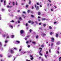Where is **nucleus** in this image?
<instances>
[{
	"label": "nucleus",
	"instance_id": "1",
	"mask_svg": "<svg viewBox=\"0 0 61 61\" xmlns=\"http://www.w3.org/2000/svg\"><path fill=\"white\" fill-rule=\"evenodd\" d=\"M24 30H21L20 31V35L21 36H25V35H23V34L24 33Z\"/></svg>",
	"mask_w": 61,
	"mask_h": 61
},
{
	"label": "nucleus",
	"instance_id": "2",
	"mask_svg": "<svg viewBox=\"0 0 61 61\" xmlns=\"http://www.w3.org/2000/svg\"><path fill=\"white\" fill-rule=\"evenodd\" d=\"M39 49H41L40 50V51L39 52V54L41 56H42L43 55V54H42V53H40L41 52H42V48H39Z\"/></svg>",
	"mask_w": 61,
	"mask_h": 61
},
{
	"label": "nucleus",
	"instance_id": "3",
	"mask_svg": "<svg viewBox=\"0 0 61 61\" xmlns=\"http://www.w3.org/2000/svg\"><path fill=\"white\" fill-rule=\"evenodd\" d=\"M35 8H36V9L37 10H39V8L38 7V6H37L36 7V5H35Z\"/></svg>",
	"mask_w": 61,
	"mask_h": 61
},
{
	"label": "nucleus",
	"instance_id": "4",
	"mask_svg": "<svg viewBox=\"0 0 61 61\" xmlns=\"http://www.w3.org/2000/svg\"><path fill=\"white\" fill-rule=\"evenodd\" d=\"M55 39H54L53 38H51V41L52 42H54V41Z\"/></svg>",
	"mask_w": 61,
	"mask_h": 61
},
{
	"label": "nucleus",
	"instance_id": "5",
	"mask_svg": "<svg viewBox=\"0 0 61 61\" xmlns=\"http://www.w3.org/2000/svg\"><path fill=\"white\" fill-rule=\"evenodd\" d=\"M9 26L10 27H11V28H13V27L12 26V25H11V24H10L9 25Z\"/></svg>",
	"mask_w": 61,
	"mask_h": 61
},
{
	"label": "nucleus",
	"instance_id": "6",
	"mask_svg": "<svg viewBox=\"0 0 61 61\" xmlns=\"http://www.w3.org/2000/svg\"><path fill=\"white\" fill-rule=\"evenodd\" d=\"M60 41H59L58 42L56 43V45H60Z\"/></svg>",
	"mask_w": 61,
	"mask_h": 61
},
{
	"label": "nucleus",
	"instance_id": "7",
	"mask_svg": "<svg viewBox=\"0 0 61 61\" xmlns=\"http://www.w3.org/2000/svg\"><path fill=\"white\" fill-rule=\"evenodd\" d=\"M18 19L20 20V21H21H21L22 20V18L20 17L18 18Z\"/></svg>",
	"mask_w": 61,
	"mask_h": 61
},
{
	"label": "nucleus",
	"instance_id": "8",
	"mask_svg": "<svg viewBox=\"0 0 61 61\" xmlns=\"http://www.w3.org/2000/svg\"><path fill=\"white\" fill-rule=\"evenodd\" d=\"M53 45H54V43H51V47H53Z\"/></svg>",
	"mask_w": 61,
	"mask_h": 61
},
{
	"label": "nucleus",
	"instance_id": "9",
	"mask_svg": "<svg viewBox=\"0 0 61 61\" xmlns=\"http://www.w3.org/2000/svg\"><path fill=\"white\" fill-rule=\"evenodd\" d=\"M10 52L11 53H14V51L12 50H11Z\"/></svg>",
	"mask_w": 61,
	"mask_h": 61
},
{
	"label": "nucleus",
	"instance_id": "10",
	"mask_svg": "<svg viewBox=\"0 0 61 61\" xmlns=\"http://www.w3.org/2000/svg\"><path fill=\"white\" fill-rule=\"evenodd\" d=\"M11 38H14V35H11Z\"/></svg>",
	"mask_w": 61,
	"mask_h": 61
},
{
	"label": "nucleus",
	"instance_id": "11",
	"mask_svg": "<svg viewBox=\"0 0 61 61\" xmlns=\"http://www.w3.org/2000/svg\"><path fill=\"white\" fill-rule=\"evenodd\" d=\"M16 43H18V44H19L20 43V41H16Z\"/></svg>",
	"mask_w": 61,
	"mask_h": 61
},
{
	"label": "nucleus",
	"instance_id": "12",
	"mask_svg": "<svg viewBox=\"0 0 61 61\" xmlns=\"http://www.w3.org/2000/svg\"><path fill=\"white\" fill-rule=\"evenodd\" d=\"M49 28L50 29H52V28L51 26H49Z\"/></svg>",
	"mask_w": 61,
	"mask_h": 61
},
{
	"label": "nucleus",
	"instance_id": "13",
	"mask_svg": "<svg viewBox=\"0 0 61 61\" xmlns=\"http://www.w3.org/2000/svg\"><path fill=\"white\" fill-rule=\"evenodd\" d=\"M2 46V44L1 42H0V46Z\"/></svg>",
	"mask_w": 61,
	"mask_h": 61
},
{
	"label": "nucleus",
	"instance_id": "14",
	"mask_svg": "<svg viewBox=\"0 0 61 61\" xmlns=\"http://www.w3.org/2000/svg\"><path fill=\"white\" fill-rule=\"evenodd\" d=\"M43 26L44 27H45L46 26V24H44L43 25Z\"/></svg>",
	"mask_w": 61,
	"mask_h": 61
},
{
	"label": "nucleus",
	"instance_id": "15",
	"mask_svg": "<svg viewBox=\"0 0 61 61\" xmlns=\"http://www.w3.org/2000/svg\"><path fill=\"white\" fill-rule=\"evenodd\" d=\"M42 21H44V20H46L45 18H44L42 19Z\"/></svg>",
	"mask_w": 61,
	"mask_h": 61
},
{
	"label": "nucleus",
	"instance_id": "16",
	"mask_svg": "<svg viewBox=\"0 0 61 61\" xmlns=\"http://www.w3.org/2000/svg\"><path fill=\"white\" fill-rule=\"evenodd\" d=\"M56 37H57L58 36V34H57L56 35Z\"/></svg>",
	"mask_w": 61,
	"mask_h": 61
},
{
	"label": "nucleus",
	"instance_id": "17",
	"mask_svg": "<svg viewBox=\"0 0 61 61\" xmlns=\"http://www.w3.org/2000/svg\"><path fill=\"white\" fill-rule=\"evenodd\" d=\"M6 3V1L5 0L4 2V5H5Z\"/></svg>",
	"mask_w": 61,
	"mask_h": 61
},
{
	"label": "nucleus",
	"instance_id": "18",
	"mask_svg": "<svg viewBox=\"0 0 61 61\" xmlns=\"http://www.w3.org/2000/svg\"><path fill=\"white\" fill-rule=\"evenodd\" d=\"M6 36V35H2V36L3 37H5Z\"/></svg>",
	"mask_w": 61,
	"mask_h": 61
},
{
	"label": "nucleus",
	"instance_id": "19",
	"mask_svg": "<svg viewBox=\"0 0 61 61\" xmlns=\"http://www.w3.org/2000/svg\"><path fill=\"white\" fill-rule=\"evenodd\" d=\"M21 50H22V49H20L19 50V51L21 52Z\"/></svg>",
	"mask_w": 61,
	"mask_h": 61
},
{
	"label": "nucleus",
	"instance_id": "20",
	"mask_svg": "<svg viewBox=\"0 0 61 61\" xmlns=\"http://www.w3.org/2000/svg\"><path fill=\"white\" fill-rule=\"evenodd\" d=\"M11 56H12L11 55H10L9 56H8V57H11Z\"/></svg>",
	"mask_w": 61,
	"mask_h": 61
},
{
	"label": "nucleus",
	"instance_id": "21",
	"mask_svg": "<svg viewBox=\"0 0 61 61\" xmlns=\"http://www.w3.org/2000/svg\"><path fill=\"white\" fill-rule=\"evenodd\" d=\"M42 35L43 36H46V34H45V33H43Z\"/></svg>",
	"mask_w": 61,
	"mask_h": 61
},
{
	"label": "nucleus",
	"instance_id": "22",
	"mask_svg": "<svg viewBox=\"0 0 61 61\" xmlns=\"http://www.w3.org/2000/svg\"><path fill=\"white\" fill-rule=\"evenodd\" d=\"M40 15V12H38V15Z\"/></svg>",
	"mask_w": 61,
	"mask_h": 61
},
{
	"label": "nucleus",
	"instance_id": "23",
	"mask_svg": "<svg viewBox=\"0 0 61 61\" xmlns=\"http://www.w3.org/2000/svg\"><path fill=\"white\" fill-rule=\"evenodd\" d=\"M36 38L37 39L38 38V36H36Z\"/></svg>",
	"mask_w": 61,
	"mask_h": 61
},
{
	"label": "nucleus",
	"instance_id": "24",
	"mask_svg": "<svg viewBox=\"0 0 61 61\" xmlns=\"http://www.w3.org/2000/svg\"><path fill=\"white\" fill-rule=\"evenodd\" d=\"M31 3V1L30 0H29V4H30Z\"/></svg>",
	"mask_w": 61,
	"mask_h": 61
},
{
	"label": "nucleus",
	"instance_id": "25",
	"mask_svg": "<svg viewBox=\"0 0 61 61\" xmlns=\"http://www.w3.org/2000/svg\"><path fill=\"white\" fill-rule=\"evenodd\" d=\"M44 56H45V57H46V58H47V56L46 55H45Z\"/></svg>",
	"mask_w": 61,
	"mask_h": 61
},
{
	"label": "nucleus",
	"instance_id": "26",
	"mask_svg": "<svg viewBox=\"0 0 61 61\" xmlns=\"http://www.w3.org/2000/svg\"><path fill=\"white\" fill-rule=\"evenodd\" d=\"M34 23H35L33 21H32L31 24L32 25H33V24H34Z\"/></svg>",
	"mask_w": 61,
	"mask_h": 61
},
{
	"label": "nucleus",
	"instance_id": "27",
	"mask_svg": "<svg viewBox=\"0 0 61 61\" xmlns=\"http://www.w3.org/2000/svg\"><path fill=\"white\" fill-rule=\"evenodd\" d=\"M22 13H23V14H26V12L25 11L23 12Z\"/></svg>",
	"mask_w": 61,
	"mask_h": 61
},
{
	"label": "nucleus",
	"instance_id": "28",
	"mask_svg": "<svg viewBox=\"0 0 61 61\" xmlns=\"http://www.w3.org/2000/svg\"><path fill=\"white\" fill-rule=\"evenodd\" d=\"M1 10L2 11H5V10L3 9H2Z\"/></svg>",
	"mask_w": 61,
	"mask_h": 61
},
{
	"label": "nucleus",
	"instance_id": "29",
	"mask_svg": "<svg viewBox=\"0 0 61 61\" xmlns=\"http://www.w3.org/2000/svg\"><path fill=\"white\" fill-rule=\"evenodd\" d=\"M28 23H31V20H30L29 21Z\"/></svg>",
	"mask_w": 61,
	"mask_h": 61
},
{
	"label": "nucleus",
	"instance_id": "30",
	"mask_svg": "<svg viewBox=\"0 0 61 61\" xmlns=\"http://www.w3.org/2000/svg\"><path fill=\"white\" fill-rule=\"evenodd\" d=\"M12 22V23H14L15 22L14 21V20H12L11 21H10V22Z\"/></svg>",
	"mask_w": 61,
	"mask_h": 61
},
{
	"label": "nucleus",
	"instance_id": "31",
	"mask_svg": "<svg viewBox=\"0 0 61 61\" xmlns=\"http://www.w3.org/2000/svg\"><path fill=\"white\" fill-rule=\"evenodd\" d=\"M32 43L33 44H36L35 42L34 41L32 42Z\"/></svg>",
	"mask_w": 61,
	"mask_h": 61
},
{
	"label": "nucleus",
	"instance_id": "32",
	"mask_svg": "<svg viewBox=\"0 0 61 61\" xmlns=\"http://www.w3.org/2000/svg\"><path fill=\"white\" fill-rule=\"evenodd\" d=\"M54 56L55 57H56V55H54Z\"/></svg>",
	"mask_w": 61,
	"mask_h": 61
},
{
	"label": "nucleus",
	"instance_id": "33",
	"mask_svg": "<svg viewBox=\"0 0 61 61\" xmlns=\"http://www.w3.org/2000/svg\"><path fill=\"white\" fill-rule=\"evenodd\" d=\"M29 42V41H27L26 42V44H28V43Z\"/></svg>",
	"mask_w": 61,
	"mask_h": 61
},
{
	"label": "nucleus",
	"instance_id": "34",
	"mask_svg": "<svg viewBox=\"0 0 61 61\" xmlns=\"http://www.w3.org/2000/svg\"><path fill=\"white\" fill-rule=\"evenodd\" d=\"M7 42H8V41H7V40H6L5 41V43H7Z\"/></svg>",
	"mask_w": 61,
	"mask_h": 61
},
{
	"label": "nucleus",
	"instance_id": "35",
	"mask_svg": "<svg viewBox=\"0 0 61 61\" xmlns=\"http://www.w3.org/2000/svg\"><path fill=\"white\" fill-rule=\"evenodd\" d=\"M41 61H44V59H43V58H42L41 59Z\"/></svg>",
	"mask_w": 61,
	"mask_h": 61
},
{
	"label": "nucleus",
	"instance_id": "36",
	"mask_svg": "<svg viewBox=\"0 0 61 61\" xmlns=\"http://www.w3.org/2000/svg\"><path fill=\"white\" fill-rule=\"evenodd\" d=\"M31 60H32L33 59H34V58H33V57H32L30 58Z\"/></svg>",
	"mask_w": 61,
	"mask_h": 61
},
{
	"label": "nucleus",
	"instance_id": "37",
	"mask_svg": "<svg viewBox=\"0 0 61 61\" xmlns=\"http://www.w3.org/2000/svg\"><path fill=\"white\" fill-rule=\"evenodd\" d=\"M1 15H0V20H1Z\"/></svg>",
	"mask_w": 61,
	"mask_h": 61
},
{
	"label": "nucleus",
	"instance_id": "38",
	"mask_svg": "<svg viewBox=\"0 0 61 61\" xmlns=\"http://www.w3.org/2000/svg\"><path fill=\"white\" fill-rule=\"evenodd\" d=\"M50 35H52V34H53V32H50Z\"/></svg>",
	"mask_w": 61,
	"mask_h": 61
},
{
	"label": "nucleus",
	"instance_id": "39",
	"mask_svg": "<svg viewBox=\"0 0 61 61\" xmlns=\"http://www.w3.org/2000/svg\"><path fill=\"white\" fill-rule=\"evenodd\" d=\"M26 8H27L28 7V5H26Z\"/></svg>",
	"mask_w": 61,
	"mask_h": 61
},
{
	"label": "nucleus",
	"instance_id": "40",
	"mask_svg": "<svg viewBox=\"0 0 61 61\" xmlns=\"http://www.w3.org/2000/svg\"><path fill=\"white\" fill-rule=\"evenodd\" d=\"M31 16L33 18L34 17V15H31Z\"/></svg>",
	"mask_w": 61,
	"mask_h": 61
},
{
	"label": "nucleus",
	"instance_id": "41",
	"mask_svg": "<svg viewBox=\"0 0 61 61\" xmlns=\"http://www.w3.org/2000/svg\"><path fill=\"white\" fill-rule=\"evenodd\" d=\"M30 10H28V13H29V12H30Z\"/></svg>",
	"mask_w": 61,
	"mask_h": 61
},
{
	"label": "nucleus",
	"instance_id": "42",
	"mask_svg": "<svg viewBox=\"0 0 61 61\" xmlns=\"http://www.w3.org/2000/svg\"><path fill=\"white\" fill-rule=\"evenodd\" d=\"M38 21H41V20L40 19H38Z\"/></svg>",
	"mask_w": 61,
	"mask_h": 61
},
{
	"label": "nucleus",
	"instance_id": "43",
	"mask_svg": "<svg viewBox=\"0 0 61 61\" xmlns=\"http://www.w3.org/2000/svg\"><path fill=\"white\" fill-rule=\"evenodd\" d=\"M14 49H15V50H17V49L16 48H14Z\"/></svg>",
	"mask_w": 61,
	"mask_h": 61
},
{
	"label": "nucleus",
	"instance_id": "44",
	"mask_svg": "<svg viewBox=\"0 0 61 61\" xmlns=\"http://www.w3.org/2000/svg\"><path fill=\"white\" fill-rule=\"evenodd\" d=\"M41 47H44V46L43 45H41Z\"/></svg>",
	"mask_w": 61,
	"mask_h": 61
},
{
	"label": "nucleus",
	"instance_id": "45",
	"mask_svg": "<svg viewBox=\"0 0 61 61\" xmlns=\"http://www.w3.org/2000/svg\"><path fill=\"white\" fill-rule=\"evenodd\" d=\"M39 29H41V30H42V29H42V28L41 27Z\"/></svg>",
	"mask_w": 61,
	"mask_h": 61
},
{
	"label": "nucleus",
	"instance_id": "46",
	"mask_svg": "<svg viewBox=\"0 0 61 61\" xmlns=\"http://www.w3.org/2000/svg\"><path fill=\"white\" fill-rule=\"evenodd\" d=\"M13 5H15V2H13Z\"/></svg>",
	"mask_w": 61,
	"mask_h": 61
},
{
	"label": "nucleus",
	"instance_id": "47",
	"mask_svg": "<svg viewBox=\"0 0 61 61\" xmlns=\"http://www.w3.org/2000/svg\"><path fill=\"white\" fill-rule=\"evenodd\" d=\"M32 31V30L30 29V32H31Z\"/></svg>",
	"mask_w": 61,
	"mask_h": 61
},
{
	"label": "nucleus",
	"instance_id": "48",
	"mask_svg": "<svg viewBox=\"0 0 61 61\" xmlns=\"http://www.w3.org/2000/svg\"><path fill=\"white\" fill-rule=\"evenodd\" d=\"M28 47L29 48L30 47V46L29 45H28Z\"/></svg>",
	"mask_w": 61,
	"mask_h": 61
},
{
	"label": "nucleus",
	"instance_id": "49",
	"mask_svg": "<svg viewBox=\"0 0 61 61\" xmlns=\"http://www.w3.org/2000/svg\"><path fill=\"white\" fill-rule=\"evenodd\" d=\"M2 56H2V55H0V57H2Z\"/></svg>",
	"mask_w": 61,
	"mask_h": 61
},
{
	"label": "nucleus",
	"instance_id": "50",
	"mask_svg": "<svg viewBox=\"0 0 61 61\" xmlns=\"http://www.w3.org/2000/svg\"><path fill=\"white\" fill-rule=\"evenodd\" d=\"M25 40H27V39L26 38H25Z\"/></svg>",
	"mask_w": 61,
	"mask_h": 61
},
{
	"label": "nucleus",
	"instance_id": "51",
	"mask_svg": "<svg viewBox=\"0 0 61 61\" xmlns=\"http://www.w3.org/2000/svg\"><path fill=\"white\" fill-rule=\"evenodd\" d=\"M31 41H31V40H30L29 41V42L30 43V42H31Z\"/></svg>",
	"mask_w": 61,
	"mask_h": 61
},
{
	"label": "nucleus",
	"instance_id": "52",
	"mask_svg": "<svg viewBox=\"0 0 61 61\" xmlns=\"http://www.w3.org/2000/svg\"><path fill=\"white\" fill-rule=\"evenodd\" d=\"M48 1H49V2H50V3L51 2V0H48Z\"/></svg>",
	"mask_w": 61,
	"mask_h": 61
},
{
	"label": "nucleus",
	"instance_id": "53",
	"mask_svg": "<svg viewBox=\"0 0 61 61\" xmlns=\"http://www.w3.org/2000/svg\"><path fill=\"white\" fill-rule=\"evenodd\" d=\"M11 16H12V17H13V16H14V15H11Z\"/></svg>",
	"mask_w": 61,
	"mask_h": 61
},
{
	"label": "nucleus",
	"instance_id": "54",
	"mask_svg": "<svg viewBox=\"0 0 61 61\" xmlns=\"http://www.w3.org/2000/svg\"><path fill=\"white\" fill-rule=\"evenodd\" d=\"M35 23H36V24H37V21H35Z\"/></svg>",
	"mask_w": 61,
	"mask_h": 61
},
{
	"label": "nucleus",
	"instance_id": "55",
	"mask_svg": "<svg viewBox=\"0 0 61 61\" xmlns=\"http://www.w3.org/2000/svg\"><path fill=\"white\" fill-rule=\"evenodd\" d=\"M7 38H9V36L8 35L7 36Z\"/></svg>",
	"mask_w": 61,
	"mask_h": 61
},
{
	"label": "nucleus",
	"instance_id": "56",
	"mask_svg": "<svg viewBox=\"0 0 61 61\" xmlns=\"http://www.w3.org/2000/svg\"><path fill=\"white\" fill-rule=\"evenodd\" d=\"M3 1L4 0H1V2H3Z\"/></svg>",
	"mask_w": 61,
	"mask_h": 61
},
{
	"label": "nucleus",
	"instance_id": "57",
	"mask_svg": "<svg viewBox=\"0 0 61 61\" xmlns=\"http://www.w3.org/2000/svg\"><path fill=\"white\" fill-rule=\"evenodd\" d=\"M16 5H17V1H16Z\"/></svg>",
	"mask_w": 61,
	"mask_h": 61
},
{
	"label": "nucleus",
	"instance_id": "58",
	"mask_svg": "<svg viewBox=\"0 0 61 61\" xmlns=\"http://www.w3.org/2000/svg\"><path fill=\"white\" fill-rule=\"evenodd\" d=\"M39 25H41V23H39Z\"/></svg>",
	"mask_w": 61,
	"mask_h": 61
},
{
	"label": "nucleus",
	"instance_id": "59",
	"mask_svg": "<svg viewBox=\"0 0 61 61\" xmlns=\"http://www.w3.org/2000/svg\"><path fill=\"white\" fill-rule=\"evenodd\" d=\"M27 38H28V37H29V36H27Z\"/></svg>",
	"mask_w": 61,
	"mask_h": 61
},
{
	"label": "nucleus",
	"instance_id": "60",
	"mask_svg": "<svg viewBox=\"0 0 61 61\" xmlns=\"http://www.w3.org/2000/svg\"><path fill=\"white\" fill-rule=\"evenodd\" d=\"M34 9V7H33V6H32V9Z\"/></svg>",
	"mask_w": 61,
	"mask_h": 61
},
{
	"label": "nucleus",
	"instance_id": "61",
	"mask_svg": "<svg viewBox=\"0 0 61 61\" xmlns=\"http://www.w3.org/2000/svg\"><path fill=\"white\" fill-rule=\"evenodd\" d=\"M18 23H20V22L19 21H18Z\"/></svg>",
	"mask_w": 61,
	"mask_h": 61
},
{
	"label": "nucleus",
	"instance_id": "62",
	"mask_svg": "<svg viewBox=\"0 0 61 61\" xmlns=\"http://www.w3.org/2000/svg\"><path fill=\"white\" fill-rule=\"evenodd\" d=\"M51 11H53V9H51Z\"/></svg>",
	"mask_w": 61,
	"mask_h": 61
},
{
	"label": "nucleus",
	"instance_id": "63",
	"mask_svg": "<svg viewBox=\"0 0 61 61\" xmlns=\"http://www.w3.org/2000/svg\"><path fill=\"white\" fill-rule=\"evenodd\" d=\"M56 22H54V24H56Z\"/></svg>",
	"mask_w": 61,
	"mask_h": 61
},
{
	"label": "nucleus",
	"instance_id": "64",
	"mask_svg": "<svg viewBox=\"0 0 61 61\" xmlns=\"http://www.w3.org/2000/svg\"><path fill=\"white\" fill-rule=\"evenodd\" d=\"M30 57H33V56L32 55H30Z\"/></svg>",
	"mask_w": 61,
	"mask_h": 61
}]
</instances>
